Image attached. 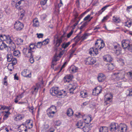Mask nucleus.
I'll return each instance as SVG.
<instances>
[{"mask_svg":"<svg viewBox=\"0 0 132 132\" xmlns=\"http://www.w3.org/2000/svg\"><path fill=\"white\" fill-rule=\"evenodd\" d=\"M83 122L81 121H78V123L76 124V126H78V128H82Z\"/></svg>","mask_w":132,"mask_h":132,"instance_id":"obj_35","label":"nucleus"},{"mask_svg":"<svg viewBox=\"0 0 132 132\" xmlns=\"http://www.w3.org/2000/svg\"><path fill=\"white\" fill-rule=\"evenodd\" d=\"M108 18V16H106L105 17H104L103 18V19L102 20V21L103 22L105 20H107Z\"/></svg>","mask_w":132,"mask_h":132,"instance_id":"obj_64","label":"nucleus"},{"mask_svg":"<svg viewBox=\"0 0 132 132\" xmlns=\"http://www.w3.org/2000/svg\"><path fill=\"white\" fill-rule=\"evenodd\" d=\"M127 91L129 93L128 95L129 96H132V88H129Z\"/></svg>","mask_w":132,"mask_h":132,"instance_id":"obj_57","label":"nucleus"},{"mask_svg":"<svg viewBox=\"0 0 132 132\" xmlns=\"http://www.w3.org/2000/svg\"><path fill=\"white\" fill-rule=\"evenodd\" d=\"M20 10L21 11V12H22V13H21V14L20 16V19L21 20L23 18V17L24 15V10L22 9Z\"/></svg>","mask_w":132,"mask_h":132,"instance_id":"obj_49","label":"nucleus"},{"mask_svg":"<svg viewBox=\"0 0 132 132\" xmlns=\"http://www.w3.org/2000/svg\"><path fill=\"white\" fill-rule=\"evenodd\" d=\"M59 57V56L58 55L57 56L55 55L54 58L52 60L56 62L59 60V59H58V57Z\"/></svg>","mask_w":132,"mask_h":132,"instance_id":"obj_58","label":"nucleus"},{"mask_svg":"<svg viewBox=\"0 0 132 132\" xmlns=\"http://www.w3.org/2000/svg\"><path fill=\"white\" fill-rule=\"evenodd\" d=\"M104 60L106 62H111L112 60V59L111 56L109 55H106L103 56Z\"/></svg>","mask_w":132,"mask_h":132,"instance_id":"obj_25","label":"nucleus"},{"mask_svg":"<svg viewBox=\"0 0 132 132\" xmlns=\"http://www.w3.org/2000/svg\"><path fill=\"white\" fill-rule=\"evenodd\" d=\"M21 98V97L20 95L17 96L16 98L15 99L14 102L16 103H17L18 100H20V98Z\"/></svg>","mask_w":132,"mask_h":132,"instance_id":"obj_50","label":"nucleus"},{"mask_svg":"<svg viewBox=\"0 0 132 132\" xmlns=\"http://www.w3.org/2000/svg\"><path fill=\"white\" fill-rule=\"evenodd\" d=\"M65 78L68 80H69L70 81L72 80L73 78V76L72 75H70L65 76Z\"/></svg>","mask_w":132,"mask_h":132,"instance_id":"obj_43","label":"nucleus"},{"mask_svg":"<svg viewBox=\"0 0 132 132\" xmlns=\"http://www.w3.org/2000/svg\"><path fill=\"white\" fill-rule=\"evenodd\" d=\"M60 91L58 89V87H53L50 90V93L53 96L56 95L58 97H59V93Z\"/></svg>","mask_w":132,"mask_h":132,"instance_id":"obj_10","label":"nucleus"},{"mask_svg":"<svg viewBox=\"0 0 132 132\" xmlns=\"http://www.w3.org/2000/svg\"><path fill=\"white\" fill-rule=\"evenodd\" d=\"M119 125L117 123L112 122L110 124L109 126L110 131L111 132H119Z\"/></svg>","mask_w":132,"mask_h":132,"instance_id":"obj_3","label":"nucleus"},{"mask_svg":"<svg viewBox=\"0 0 132 132\" xmlns=\"http://www.w3.org/2000/svg\"><path fill=\"white\" fill-rule=\"evenodd\" d=\"M36 35L37 36V37L38 38H42L43 36V34H42L37 33Z\"/></svg>","mask_w":132,"mask_h":132,"instance_id":"obj_56","label":"nucleus"},{"mask_svg":"<svg viewBox=\"0 0 132 132\" xmlns=\"http://www.w3.org/2000/svg\"><path fill=\"white\" fill-rule=\"evenodd\" d=\"M11 109V107L10 106H3V110H8L7 111H9Z\"/></svg>","mask_w":132,"mask_h":132,"instance_id":"obj_52","label":"nucleus"},{"mask_svg":"<svg viewBox=\"0 0 132 132\" xmlns=\"http://www.w3.org/2000/svg\"><path fill=\"white\" fill-rule=\"evenodd\" d=\"M14 28L17 31H19L22 29L23 28L24 25L19 21L15 22L14 25Z\"/></svg>","mask_w":132,"mask_h":132,"instance_id":"obj_9","label":"nucleus"},{"mask_svg":"<svg viewBox=\"0 0 132 132\" xmlns=\"http://www.w3.org/2000/svg\"><path fill=\"white\" fill-rule=\"evenodd\" d=\"M33 26L34 27H37L39 25V23L38 20L36 19H34L33 21Z\"/></svg>","mask_w":132,"mask_h":132,"instance_id":"obj_34","label":"nucleus"},{"mask_svg":"<svg viewBox=\"0 0 132 132\" xmlns=\"http://www.w3.org/2000/svg\"><path fill=\"white\" fill-rule=\"evenodd\" d=\"M24 114H19L15 117L14 120L16 121L21 120L24 118Z\"/></svg>","mask_w":132,"mask_h":132,"instance_id":"obj_27","label":"nucleus"},{"mask_svg":"<svg viewBox=\"0 0 132 132\" xmlns=\"http://www.w3.org/2000/svg\"><path fill=\"white\" fill-rule=\"evenodd\" d=\"M49 42V39H47L44 40L42 42H39L37 43L36 46L37 48H40L42 45H45L47 44Z\"/></svg>","mask_w":132,"mask_h":132,"instance_id":"obj_14","label":"nucleus"},{"mask_svg":"<svg viewBox=\"0 0 132 132\" xmlns=\"http://www.w3.org/2000/svg\"><path fill=\"white\" fill-rule=\"evenodd\" d=\"M102 91V89L100 86H98L94 89L92 92L93 95H97L101 93Z\"/></svg>","mask_w":132,"mask_h":132,"instance_id":"obj_16","label":"nucleus"},{"mask_svg":"<svg viewBox=\"0 0 132 132\" xmlns=\"http://www.w3.org/2000/svg\"><path fill=\"white\" fill-rule=\"evenodd\" d=\"M85 63L86 65H92L96 62L95 59L94 58L88 57L85 61Z\"/></svg>","mask_w":132,"mask_h":132,"instance_id":"obj_11","label":"nucleus"},{"mask_svg":"<svg viewBox=\"0 0 132 132\" xmlns=\"http://www.w3.org/2000/svg\"><path fill=\"white\" fill-rule=\"evenodd\" d=\"M13 53L14 55L17 57H19L21 56V53L18 50H17L14 51Z\"/></svg>","mask_w":132,"mask_h":132,"instance_id":"obj_29","label":"nucleus"},{"mask_svg":"<svg viewBox=\"0 0 132 132\" xmlns=\"http://www.w3.org/2000/svg\"><path fill=\"white\" fill-rule=\"evenodd\" d=\"M6 57L7 61L9 62L11 61L13 58L12 54L10 53L7 54Z\"/></svg>","mask_w":132,"mask_h":132,"instance_id":"obj_31","label":"nucleus"},{"mask_svg":"<svg viewBox=\"0 0 132 132\" xmlns=\"http://www.w3.org/2000/svg\"><path fill=\"white\" fill-rule=\"evenodd\" d=\"M73 32V30H71V31L69 32L67 35V37L68 38H69L71 35L72 34Z\"/></svg>","mask_w":132,"mask_h":132,"instance_id":"obj_59","label":"nucleus"},{"mask_svg":"<svg viewBox=\"0 0 132 132\" xmlns=\"http://www.w3.org/2000/svg\"><path fill=\"white\" fill-rule=\"evenodd\" d=\"M95 46L96 47H98L99 49L101 50L104 47L105 44L103 40L97 39L95 43Z\"/></svg>","mask_w":132,"mask_h":132,"instance_id":"obj_8","label":"nucleus"},{"mask_svg":"<svg viewBox=\"0 0 132 132\" xmlns=\"http://www.w3.org/2000/svg\"><path fill=\"white\" fill-rule=\"evenodd\" d=\"M73 112L71 109H68L67 112V114L69 117H70L73 115Z\"/></svg>","mask_w":132,"mask_h":132,"instance_id":"obj_32","label":"nucleus"},{"mask_svg":"<svg viewBox=\"0 0 132 132\" xmlns=\"http://www.w3.org/2000/svg\"><path fill=\"white\" fill-rule=\"evenodd\" d=\"M71 43L68 42L66 43H64L61 45L62 47L64 49H65Z\"/></svg>","mask_w":132,"mask_h":132,"instance_id":"obj_37","label":"nucleus"},{"mask_svg":"<svg viewBox=\"0 0 132 132\" xmlns=\"http://www.w3.org/2000/svg\"><path fill=\"white\" fill-rule=\"evenodd\" d=\"M3 129L7 132H10V131H13L12 128L9 126H4L3 127Z\"/></svg>","mask_w":132,"mask_h":132,"instance_id":"obj_30","label":"nucleus"},{"mask_svg":"<svg viewBox=\"0 0 132 132\" xmlns=\"http://www.w3.org/2000/svg\"><path fill=\"white\" fill-rule=\"evenodd\" d=\"M78 68L74 65H72L69 68L70 72L71 73H74L77 72Z\"/></svg>","mask_w":132,"mask_h":132,"instance_id":"obj_20","label":"nucleus"},{"mask_svg":"<svg viewBox=\"0 0 132 132\" xmlns=\"http://www.w3.org/2000/svg\"><path fill=\"white\" fill-rule=\"evenodd\" d=\"M92 127L91 124H87L82 127V129L84 132H89Z\"/></svg>","mask_w":132,"mask_h":132,"instance_id":"obj_22","label":"nucleus"},{"mask_svg":"<svg viewBox=\"0 0 132 132\" xmlns=\"http://www.w3.org/2000/svg\"><path fill=\"white\" fill-rule=\"evenodd\" d=\"M35 45L34 44H31L29 46V47H28V48L30 49L31 50L34 51V49L35 48Z\"/></svg>","mask_w":132,"mask_h":132,"instance_id":"obj_45","label":"nucleus"},{"mask_svg":"<svg viewBox=\"0 0 132 132\" xmlns=\"http://www.w3.org/2000/svg\"><path fill=\"white\" fill-rule=\"evenodd\" d=\"M4 112L6 114L4 115L3 117V119L5 120L8 117L9 115L10 114V113L9 111H5Z\"/></svg>","mask_w":132,"mask_h":132,"instance_id":"obj_42","label":"nucleus"},{"mask_svg":"<svg viewBox=\"0 0 132 132\" xmlns=\"http://www.w3.org/2000/svg\"><path fill=\"white\" fill-rule=\"evenodd\" d=\"M125 72H115L114 73V75L116 77V80H119L122 79L125 77Z\"/></svg>","mask_w":132,"mask_h":132,"instance_id":"obj_13","label":"nucleus"},{"mask_svg":"<svg viewBox=\"0 0 132 132\" xmlns=\"http://www.w3.org/2000/svg\"><path fill=\"white\" fill-rule=\"evenodd\" d=\"M47 1V0H41L40 4L41 5H44L46 4Z\"/></svg>","mask_w":132,"mask_h":132,"instance_id":"obj_53","label":"nucleus"},{"mask_svg":"<svg viewBox=\"0 0 132 132\" xmlns=\"http://www.w3.org/2000/svg\"><path fill=\"white\" fill-rule=\"evenodd\" d=\"M64 37V35H62L60 38H58V36L56 35L54 36V44L55 45V46L56 47H58L60 45L62 42L63 38Z\"/></svg>","mask_w":132,"mask_h":132,"instance_id":"obj_5","label":"nucleus"},{"mask_svg":"<svg viewBox=\"0 0 132 132\" xmlns=\"http://www.w3.org/2000/svg\"><path fill=\"white\" fill-rule=\"evenodd\" d=\"M23 41V40L21 38H18L16 39V42L18 45H19L22 43Z\"/></svg>","mask_w":132,"mask_h":132,"instance_id":"obj_47","label":"nucleus"},{"mask_svg":"<svg viewBox=\"0 0 132 132\" xmlns=\"http://www.w3.org/2000/svg\"><path fill=\"white\" fill-rule=\"evenodd\" d=\"M108 127L105 126H102L100 128L99 132H108Z\"/></svg>","mask_w":132,"mask_h":132,"instance_id":"obj_26","label":"nucleus"},{"mask_svg":"<svg viewBox=\"0 0 132 132\" xmlns=\"http://www.w3.org/2000/svg\"><path fill=\"white\" fill-rule=\"evenodd\" d=\"M29 109L30 111L32 113V114H33L34 110V108L32 106L30 108H29Z\"/></svg>","mask_w":132,"mask_h":132,"instance_id":"obj_62","label":"nucleus"},{"mask_svg":"<svg viewBox=\"0 0 132 132\" xmlns=\"http://www.w3.org/2000/svg\"><path fill=\"white\" fill-rule=\"evenodd\" d=\"M113 20L114 22L117 23H119L120 21V19L119 18L115 17L114 16H113Z\"/></svg>","mask_w":132,"mask_h":132,"instance_id":"obj_36","label":"nucleus"},{"mask_svg":"<svg viewBox=\"0 0 132 132\" xmlns=\"http://www.w3.org/2000/svg\"><path fill=\"white\" fill-rule=\"evenodd\" d=\"M83 119L85 121V122L88 124L92 120L91 115L86 116H84L83 117Z\"/></svg>","mask_w":132,"mask_h":132,"instance_id":"obj_21","label":"nucleus"},{"mask_svg":"<svg viewBox=\"0 0 132 132\" xmlns=\"http://www.w3.org/2000/svg\"><path fill=\"white\" fill-rule=\"evenodd\" d=\"M90 15H88L86 16L84 19V21H86L88 20V19L90 18Z\"/></svg>","mask_w":132,"mask_h":132,"instance_id":"obj_61","label":"nucleus"},{"mask_svg":"<svg viewBox=\"0 0 132 132\" xmlns=\"http://www.w3.org/2000/svg\"><path fill=\"white\" fill-rule=\"evenodd\" d=\"M88 23V21L85 22L80 27V29L81 30L85 28L86 26L87 25Z\"/></svg>","mask_w":132,"mask_h":132,"instance_id":"obj_39","label":"nucleus"},{"mask_svg":"<svg viewBox=\"0 0 132 132\" xmlns=\"http://www.w3.org/2000/svg\"><path fill=\"white\" fill-rule=\"evenodd\" d=\"M59 98H60L62 96H65L66 95V92L63 90H62L60 91V92L59 93Z\"/></svg>","mask_w":132,"mask_h":132,"instance_id":"obj_33","label":"nucleus"},{"mask_svg":"<svg viewBox=\"0 0 132 132\" xmlns=\"http://www.w3.org/2000/svg\"><path fill=\"white\" fill-rule=\"evenodd\" d=\"M76 88V86H72L70 88L69 90V92L71 94H73V91Z\"/></svg>","mask_w":132,"mask_h":132,"instance_id":"obj_40","label":"nucleus"},{"mask_svg":"<svg viewBox=\"0 0 132 132\" xmlns=\"http://www.w3.org/2000/svg\"><path fill=\"white\" fill-rule=\"evenodd\" d=\"M110 5H106L101 9V11H102L103 12L105 10H106V9L107 7L110 6Z\"/></svg>","mask_w":132,"mask_h":132,"instance_id":"obj_55","label":"nucleus"},{"mask_svg":"<svg viewBox=\"0 0 132 132\" xmlns=\"http://www.w3.org/2000/svg\"><path fill=\"white\" fill-rule=\"evenodd\" d=\"M119 131L121 132H126L127 130V126L125 124L120 123L119 126Z\"/></svg>","mask_w":132,"mask_h":132,"instance_id":"obj_17","label":"nucleus"},{"mask_svg":"<svg viewBox=\"0 0 132 132\" xmlns=\"http://www.w3.org/2000/svg\"><path fill=\"white\" fill-rule=\"evenodd\" d=\"M49 127V126L48 124L45 125H44L43 129H46L48 128Z\"/></svg>","mask_w":132,"mask_h":132,"instance_id":"obj_63","label":"nucleus"},{"mask_svg":"<svg viewBox=\"0 0 132 132\" xmlns=\"http://www.w3.org/2000/svg\"><path fill=\"white\" fill-rule=\"evenodd\" d=\"M112 95L111 94H106L105 96L104 100L109 101V102H110L112 101Z\"/></svg>","mask_w":132,"mask_h":132,"instance_id":"obj_23","label":"nucleus"},{"mask_svg":"<svg viewBox=\"0 0 132 132\" xmlns=\"http://www.w3.org/2000/svg\"><path fill=\"white\" fill-rule=\"evenodd\" d=\"M25 125L26 128L30 129L32 127L33 125L32 121L31 120H28L25 123Z\"/></svg>","mask_w":132,"mask_h":132,"instance_id":"obj_18","label":"nucleus"},{"mask_svg":"<svg viewBox=\"0 0 132 132\" xmlns=\"http://www.w3.org/2000/svg\"><path fill=\"white\" fill-rule=\"evenodd\" d=\"M47 112L48 116L50 118H52L56 112V108L54 106L52 105L47 109Z\"/></svg>","mask_w":132,"mask_h":132,"instance_id":"obj_2","label":"nucleus"},{"mask_svg":"<svg viewBox=\"0 0 132 132\" xmlns=\"http://www.w3.org/2000/svg\"><path fill=\"white\" fill-rule=\"evenodd\" d=\"M121 43L122 47L124 49L127 48L129 51L130 48H132V44L128 40H123Z\"/></svg>","mask_w":132,"mask_h":132,"instance_id":"obj_6","label":"nucleus"},{"mask_svg":"<svg viewBox=\"0 0 132 132\" xmlns=\"http://www.w3.org/2000/svg\"><path fill=\"white\" fill-rule=\"evenodd\" d=\"M97 47L95 46V47H93L89 50V53L91 55L94 56V54L96 55L98 54Z\"/></svg>","mask_w":132,"mask_h":132,"instance_id":"obj_12","label":"nucleus"},{"mask_svg":"<svg viewBox=\"0 0 132 132\" xmlns=\"http://www.w3.org/2000/svg\"><path fill=\"white\" fill-rule=\"evenodd\" d=\"M63 5V4L62 2V0H60V3L57 4L58 7L60 8V7L62 6Z\"/></svg>","mask_w":132,"mask_h":132,"instance_id":"obj_54","label":"nucleus"},{"mask_svg":"<svg viewBox=\"0 0 132 132\" xmlns=\"http://www.w3.org/2000/svg\"><path fill=\"white\" fill-rule=\"evenodd\" d=\"M127 75L129 80L132 81V71L127 73Z\"/></svg>","mask_w":132,"mask_h":132,"instance_id":"obj_46","label":"nucleus"},{"mask_svg":"<svg viewBox=\"0 0 132 132\" xmlns=\"http://www.w3.org/2000/svg\"><path fill=\"white\" fill-rule=\"evenodd\" d=\"M132 24L131 22L130 21H128L126 22L124 24V25L128 28H129L131 26Z\"/></svg>","mask_w":132,"mask_h":132,"instance_id":"obj_44","label":"nucleus"},{"mask_svg":"<svg viewBox=\"0 0 132 132\" xmlns=\"http://www.w3.org/2000/svg\"><path fill=\"white\" fill-rule=\"evenodd\" d=\"M106 78L105 76L103 73H100L97 77V79L98 81L100 82H102L104 81Z\"/></svg>","mask_w":132,"mask_h":132,"instance_id":"obj_24","label":"nucleus"},{"mask_svg":"<svg viewBox=\"0 0 132 132\" xmlns=\"http://www.w3.org/2000/svg\"><path fill=\"white\" fill-rule=\"evenodd\" d=\"M54 124L55 126H59L61 125V122L60 120H58L55 121Z\"/></svg>","mask_w":132,"mask_h":132,"instance_id":"obj_48","label":"nucleus"},{"mask_svg":"<svg viewBox=\"0 0 132 132\" xmlns=\"http://www.w3.org/2000/svg\"><path fill=\"white\" fill-rule=\"evenodd\" d=\"M11 61L12 64L14 65H15L17 63V60L15 58H13Z\"/></svg>","mask_w":132,"mask_h":132,"instance_id":"obj_51","label":"nucleus"},{"mask_svg":"<svg viewBox=\"0 0 132 132\" xmlns=\"http://www.w3.org/2000/svg\"><path fill=\"white\" fill-rule=\"evenodd\" d=\"M40 87V84L39 83H36L35 86H33L32 88L31 92L32 94L37 93Z\"/></svg>","mask_w":132,"mask_h":132,"instance_id":"obj_19","label":"nucleus"},{"mask_svg":"<svg viewBox=\"0 0 132 132\" xmlns=\"http://www.w3.org/2000/svg\"><path fill=\"white\" fill-rule=\"evenodd\" d=\"M80 95L83 98H85L87 96V93L84 91H81L80 93Z\"/></svg>","mask_w":132,"mask_h":132,"instance_id":"obj_38","label":"nucleus"},{"mask_svg":"<svg viewBox=\"0 0 132 132\" xmlns=\"http://www.w3.org/2000/svg\"><path fill=\"white\" fill-rule=\"evenodd\" d=\"M34 51H32L27 48H24L23 50V53L24 56L28 57H33Z\"/></svg>","mask_w":132,"mask_h":132,"instance_id":"obj_4","label":"nucleus"},{"mask_svg":"<svg viewBox=\"0 0 132 132\" xmlns=\"http://www.w3.org/2000/svg\"><path fill=\"white\" fill-rule=\"evenodd\" d=\"M3 41L1 40L0 41V50H3L7 47L6 45Z\"/></svg>","mask_w":132,"mask_h":132,"instance_id":"obj_28","label":"nucleus"},{"mask_svg":"<svg viewBox=\"0 0 132 132\" xmlns=\"http://www.w3.org/2000/svg\"><path fill=\"white\" fill-rule=\"evenodd\" d=\"M0 39L2 41H5L6 43L9 45V46L14 49L16 48L15 44L13 42V37L9 35H0Z\"/></svg>","mask_w":132,"mask_h":132,"instance_id":"obj_1","label":"nucleus"},{"mask_svg":"<svg viewBox=\"0 0 132 132\" xmlns=\"http://www.w3.org/2000/svg\"><path fill=\"white\" fill-rule=\"evenodd\" d=\"M89 35V34L85 33L81 37L79 36V35H78L74 38V39L75 40L76 39L75 42L76 43H77L80 40H81L82 41L84 40L87 38Z\"/></svg>","mask_w":132,"mask_h":132,"instance_id":"obj_7","label":"nucleus"},{"mask_svg":"<svg viewBox=\"0 0 132 132\" xmlns=\"http://www.w3.org/2000/svg\"><path fill=\"white\" fill-rule=\"evenodd\" d=\"M56 62L53 61H52V62L51 65V67L53 68V69L54 68V65L56 64Z\"/></svg>","mask_w":132,"mask_h":132,"instance_id":"obj_60","label":"nucleus"},{"mask_svg":"<svg viewBox=\"0 0 132 132\" xmlns=\"http://www.w3.org/2000/svg\"><path fill=\"white\" fill-rule=\"evenodd\" d=\"M108 67V69L110 70H112L114 68L113 64L112 63L109 64Z\"/></svg>","mask_w":132,"mask_h":132,"instance_id":"obj_41","label":"nucleus"},{"mask_svg":"<svg viewBox=\"0 0 132 132\" xmlns=\"http://www.w3.org/2000/svg\"><path fill=\"white\" fill-rule=\"evenodd\" d=\"M22 75L24 77H31V72L27 69H24L21 72Z\"/></svg>","mask_w":132,"mask_h":132,"instance_id":"obj_15","label":"nucleus"}]
</instances>
